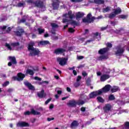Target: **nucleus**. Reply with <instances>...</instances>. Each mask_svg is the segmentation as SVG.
Returning <instances> with one entry per match:
<instances>
[{"instance_id":"nucleus-43","label":"nucleus","mask_w":129,"mask_h":129,"mask_svg":"<svg viewBox=\"0 0 129 129\" xmlns=\"http://www.w3.org/2000/svg\"><path fill=\"white\" fill-rule=\"evenodd\" d=\"M35 80H37V81H42V78H39L38 77H34Z\"/></svg>"},{"instance_id":"nucleus-7","label":"nucleus","mask_w":129,"mask_h":129,"mask_svg":"<svg viewBox=\"0 0 129 129\" xmlns=\"http://www.w3.org/2000/svg\"><path fill=\"white\" fill-rule=\"evenodd\" d=\"M101 90L93 92L90 94V98H95L96 96H98V95H101Z\"/></svg>"},{"instance_id":"nucleus-11","label":"nucleus","mask_w":129,"mask_h":129,"mask_svg":"<svg viewBox=\"0 0 129 129\" xmlns=\"http://www.w3.org/2000/svg\"><path fill=\"white\" fill-rule=\"evenodd\" d=\"M66 50L63 48H57L54 50V53L56 55H60V54H63L65 53Z\"/></svg>"},{"instance_id":"nucleus-53","label":"nucleus","mask_w":129,"mask_h":129,"mask_svg":"<svg viewBox=\"0 0 129 129\" xmlns=\"http://www.w3.org/2000/svg\"><path fill=\"white\" fill-rule=\"evenodd\" d=\"M82 75L84 76V77H85V76H87V74L86 73V72H83Z\"/></svg>"},{"instance_id":"nucleus-57","label":"nucleus","mask_w":129,"mask_h":129,"mask_svg":"<svg viewBox=\"0 0 129 129\" xmlns=\"http://www.w3.org/2000/svg\"><path fill=\"white\" fill-rule=\"evenodd\" d=\"M53 108H54V105H53L52 104H51L49 106V109H52Z\"/></svg>"},{"instance_id":"nucleus-40","label":"nucleus","mask_w":129,"mask_h":129,"mask_svg":"<svg viewBox=\"0 0 129 129\" xmlns=\"http://www.w3.org/2000/svg\"><path fill=\"white\" fill-rule=\"evenodd\" d=\"M125 128L129 129V122H126L125 123Z\"/></svg>"},{"instance_id":"nucleus-10","label":"nucleus","mask_w":129,"mask_h":129,"mask_svg":"<svg viewBox=\"0 0 129 129\" xmlns=\"http://www.w3.org/2000/svg\"><path fill=\"white\" fill-rule=\"evenodd\" d=\"M9 58L10 60V62L8 63V66H11L12 64H17V59L14 56H9Z\"/></svg>"},{"instance_id":"nucleus-35","label":"nucleus","mask_w":129,"mask_h":129,"mask_svg":"<svg viewBox=\"0 0 129 129\" xmlns=\"http://www.w3.org/2000/svg\"><path fill=\"white\" fill-rule=\"evenodd\" d=\"M25 5H26V3H19L18 4L17 6L19 8H21V7H24V6H25Z\"/></svg>"},{"instance_id":"nucleus-23","label":"nucleus","mask_w":129,"mask_h":129,"mask_svg":"<svg viewBox=\"0 0 129 129\" xmlns=\"http://www.w3.org/2000/svg\"><path fill=\"white\" fill-rule=\"evenodd\" d=\"M71 126L72 128H73V127H76V126H78V122L76 120L73 121L71 124Z\"/></svg>"},{"instance_id":"nucleus-12","label":"nucleus","mask_w":129,"mask_h":129,"mask_svg":"<svg viewBox=\"0 0 129 129\" xmlns=\"http://www.w3.org/2000/svg\"><path fill=\"white\" fill-rule=\"evenodd\" d=\"M77 104V102L75 101V100H70L67 103L68 106L69 107H75Z\"/></svg>"},{"instance_id":"nucleus-6","label":"nucleus","mask_w":129,"mask_h":129,"mask_svg":"<svg viewBox=\"0 0 129 129\" xmlns=\"http://www.w3.org/2000/svg\"><path fill=\"white\" fill-rule=\"evenodd\" d=\"M18 77H13L12 78L13 80H17V81H21L25 78V76L22 73H19L17 74Z\"/></svg>"},{"instance_id":"nucleus-9","label":"nucleus","mask_w":129,"mask_h":129,"mask_svg":"<svg viewBox=\"0 0 129 129\" xmlns=\"http://www.w3.org/2000/svg\"><path fill=\"white\" fill-rule=\"evenodd\" d=\"M110 88H111V86L110 85H106L104 88H102V89H100L99 90H100L101 91V94L102 93H106V92H108L110 90Z\"/></svg>"},{"instance_id":"nucleus-41","label":"nucleus","mask_w":129,"mask_h":129,"mask_svg":"<svg viewBox=\"0 0 129 129\" xmlns=\"http://www.w3.org/2000/svg\"><path fill=\"white\" fill-rule=\"evenodd\" d=\"M77 104H78L79 105H82L84 104V101H79L77 103Z\"/></svg>"},{"instance_id":"nucleus-16","label":"nucleus","mask_w":129,"mask_h":129,"mask_svg":"<svg viewBox=\"0 0 129 129\" xmlns=\"http://www.w3.org/2000/svg\"><path fill=\"white\" fill-rule=\"evenodd\" d=\"M112 107L111 105L109 104H106L105 106L103 108V110L105 111V112H107V111H109V110H111Z\"/></svg>"},{"instance_id":"nucleus-55","label":"nucleus","mask_w":129,"mask_h":129,"mask_svg":"<svg viewBox=\"0 0 129 129\" xmlns=\"http://www.w3.org/2000/svg\"><path fill=\"white\" fill-rule=\"evenodd\" d=\"M81 111H83L84 112V111H85V110H86V108L84 107H82L81 108Z\"/></svg>"},{"instance_id":"nucleus-45","label":"nucleus","mask_w":129,"mask_h":129,"mask_svg":"<svg viewBox=\"0 0 129 129\" xmlns=\"http://www.w3.org/2000/svg\"><path fill=\"white\" fill-rule=\"evenodd\" d=\"M9 83H9L8 81L6 82L5 83H4L3 84V87H6V86H7V85H9Z\"/></svg>"},{"instance_id":"nucleus-63","label":"nucleus","mask_w":129,"mask_h":129,"mask_svg":"<svg viewBox=\"0 0 129 129\" xmlns=\"http://www.w3.org/2000/svg\"><path fill=\"white\" fill-rule=\"evenodd\" d=\"M88 33H89V31L88 30V29H86L85 31V34H88Z\"/></svg>"},{"instance_id":"nucleus-27","label":"nucleus","mask_w":129,"mask_h":129,"mask_svg":"<svg viewBox=\"0 0 129 129\" xmlns=\"http://www.w3.org/2000/svg\"><path fill=\"white\" fill-rule=\"evenodd\" d=\"M26 74H29V75H34V71L33 70L28 69L26 71Z\"/></svg>"},{"instance_id":"nucleus-47","label":"nucleus","mask_w":129,"mask_h":129,"mask_svg":"<svg viewBox=\"0 0 129 129\" xmlns=\"http://www.w3.org/2000/svg\"><path fill=\"white\" fill-rule=\"evenodd\" d=\"M106 45L108 48H111V47H112V44L109 42L107 43Z\"/></svg>"},{"instance_id":"nucleus-50","label":"nucleus","mask_w":129,"mask_h":129,"mask_svg":"<svg viewBox=\"0 0 129 129\" xmlns=\"http://www.w3.org/2000/svg\"><path fill=\"white\" fill-rule=\"evenodd\" d=\"M81 78H82L81 76H78L77 79V82H78L79 81H80Z\"/></svg>"},{"instance_id":"nucleus-4","label":"nucleus","mask_w":129,"mask_h":129,"mask_svg":"<svg viewBox=\"0 0 129 129\" xmlns=\"http://www.w3.org/2000/svg\"><path fill=\"white\" fill-rule=\"evenodd\" d=\"M57 62H58L59 65L60 66H64V65H66L67 64V61L68 60V58L65 57H57L56 58Z\"/></svg>"},{"instance_id":"nucleus-60","label":"nucleus","mask_w":129,"mask_h":129,"mask_svg":"<svg viewBox=\"0 0 129 129\" xmlns=\"http://www.w3.org/2000/svg\"><path fill=\"white\" fill-rule=\"evenodd\" d=\"M120 18L121 19H125V16H124V15H120Z\"/></svg>"},{"instance_id":"nucleus-52","label":"nucleus","mask_w":129,"mask_h":129,"mask_svg":"<svg viewBox=\"0 0 129 129\" xmlns=\"http://www.w3.org/2000/svg\"><path fill=\"white\" fill-rule=\"evenodd\" d=\"M11 30H12V28L9 27L7 30V31H6V32L5 33H9V32H11Z\"/></svg>"},{"instance_id":"nucleus-49","label":"nucleus","mask_w":129,"mask_h":129,"mask_svg":"<svg viewBox=\"0 0 129 129\" xmlns=\"http://www.w3.org/2000/svg\"><path fill=\"white\" fill-rule=\"evenodd\" d=\"M51 100H52V98H49V99H47V100L45 101V104H47L48 103H49V102L51 101Z\"/></svg>"},{"instance_id":"nucleus-1","label":"nucleus","mask_w":129,"mask_h":129,"mask_svg":"<svg viewBox=\"0 0 129 129\" xmlns=\"http://www.w3.org/2000/svg\"><path fill=\"white\" fill-rule=\"evenodd\" d=\"M34 46H35V43L33 41H31L28 44V49L30 51V56H36L40 54L39 49L34 48Z\"/></svg>"},{"instance_id":"nucleus-14","label":"nucleus","mask_w":129,"mask_h":129,"mask_svg":"<svg viewBox=\"0 0 129 129\" xmlns=\"http://www.w3.org/2000/svg\"><path fill=\"white\" fill-rule=\"evenodd\" d=\"M24 83L25 86H27V87H28V88L30 89V90H35V87L32 85V84L29 83V82L26 81Z\"/></svg>"},{"instance_id":"nucleus-46","label":"nucleus","mask_w":129,"mask_h":129,"mask_svg":"<svg viewBox=\"0 0 129 129\" xmlns=\"http://www.w3.org/2000/svg\"><path fill=\"white\" fill-rule=\"evenodd\" d=\"M94 37H95L96 38L98 37V36L100 37V34H99L98 32H96L95 33H94Z\"/></svg>"},{"instance_id":"nucleus-24","label":"nucleus","mask_w":129,"mask_h":129,"mask_svg":"<svg viewBox=\"0 0 129 129\" xmlns=\"http://www.w3.org/2000/svg\"><path fill=\"white\" fill-rule=\"evenodd\" d=\"M92 17V15H91V13H89L88 15H87V18L88 19V20L89 21H91V22H93V21H94V17Z\"/></svg>"},{"instance_id":"nucleus-32","label":"nucleus","mask_w":129,"mask_h":129,"mask_svg":"<svg viewBox=\"0 0 129 129\" xmlns=\"http://www.w3.org/2000/svg\"><path fill=\"white\" fill-rule=\"evenodd\" d=\"M20 31H17L16 32V34L17 36H22V33L24 32V30L23 29H20Z\"/></svg>"},{"instance_id":"nucleus-56","label":"nucleus","mask_w":129,"mask_h":129,"mask_svg":"<svg viewBox=\"0 0 129 129\" xmlns=\"http://www.w3.org/2000/svg\"><path fill=\"white\" fill-rule=\"evenodd\" d=\"M48 121H51V120H54V117L47 118Z\"/></svg>"},{"instance_id":"nucleus-42","label":"nucleus","mask_w":129,"mask_h":129,"mask_svg":"<svg viewBox=\"0 0 129 129\" xmlns=\"http://www.w3.org/2000/svg\"><path fill=\"white\" fill-rule=\"evenodd\" d=\"M69 32L70 33H74L75 32V30L73 28H69Z\"/></svg>"},{"instance_id":"nucleus-15","label":"nucleus","mask_w":129,"mask_h":129,"mask_svg":"<svg viewBox=\"0 0 129 129\" xmlns=\"http://www.w3.org/2000/svg\"><path fill=\"white\" fill-rule=\"evenodd\" d=\"M29 123L24 121L19 122L17 124V126H20L21 127H24V126H29Z\"/></svg>"},{"instance_id":"nucleus-19","label":"nucleus","mask_w":129,"mask_h":129,"mask_svg":"<svg viewBox=\"0 0 129 129\" xmlns=\"http://www.w3.org/2000/svg\"><path fill=\"white\" fill-rule=\"evenodd\" d=\"M76 20H79L81 18L84 17V13L83 12H79L76 13Z\"/></svg>"},{"instance_id":"nucleus-30","label":"nucleus","mask_w":129,"mask_h":129,"mask_svg":"<svg viewBox=\"0 0 129 129\" xmlns=\"http://www.w3.org/2000/svg\"><path fill=\"white\" fill-rule=\"evenodd\" d=\"M118 87H113L111 89V92H116V91H118Z\"/></svg>"},{"instance_id":"nucleus-26","label":"nucleus","mask_w":129,"mask_h":129,"mask_svg":"<svg viewBox=\"0 0 129 129\" xmlns=\"http://www.w3.org/2000/svg\"><path fill=\"white\" fill-rule=\"evenodd\" d=\"M97 100L98 102H101L102 103L104 102V99H103V98L100 96L97 97Z\"/></svg>"},{"instance_id":"nucleus-36","label":"nucleus","mask_w":129,"mask_h":129,"mask_svg":"<svg viewBox=\"0 0 129 129\" xmlns=\"http://www.w3.org/2000/svg\"><path fill=\"white\" fill-rule=\"evenodd\" d=\"M39 85H42L43 83H46V84H48L49 83V82L48 81H42V82H39L37 83Z\"/></svg>"},{"instance_id":"nucleus-20","label":"nucleus","mask_w":129,"mask_h":129,"mask_svg":"<svg viewBox=\"0 0 129 129\" xmlns=\"http://www.w3.org/2000/svg\"><path fill=\"white\" fill-rule=\"evenodd\" d=\"M109 77H110L109 75L104 74L101 76L100 80L102 82L105 81V80H107V79H108V78H109Z\"/></svg>"},{"instance_id":"nucleus-22","label":"nucleus","mask_w":129,"mask_h":129,"mask_svg":"<svg viewBox=\"0 0 129 129\" xmlns=\"http://www.w3.org/2000/svg\"><path fill=\"white\" fill-rule=\"evenodd\" d=\"M108 51V48L106 47V48H103L102 49H101L99 50L98 53L99 54H105V52Z\"/></svg>"},{"instance_id":"nucleus-48","label":"nucleus","mask_w":129,"mask_h":129,"mask_svg":"<svg viewBox=\"0 0 129 129\" xmlns=\"http://www.w3.org/2000/svg\"><path fill=\"white\" fill-rule=\"evenodd\" d=\"M51 25L52 28H57L58 27V25L55 23H52Z\"/></svg>"},{"instance_id":"nucleus-25","label":"nucleus","mask_w":129,"mask_h":129,"mask_svg":"<svg viewBox=\"0 0 129 129\" xmlns=\"http://www.w3.org/2000/svg\"><path fill=\"white\" fill-rule=\"evenodd\" d=\"M94 2L97 5H103L104 4V0H94Z\"/></svg>"},{"instance_id":"nucleus-54","label":"nucleus","mask_w":129,"mask_h":129,"mask_svg":"<svg viewBox=\"0 0 129 129\" xmlns=\"http://www.w3.org/2000/svg\"><path fill=\"white\" fill-rule=\"evenodd\" d=\"M80 85V84L79 83H76L74 84L75 87H78Z\"/></svg>"},{"instance_id":"nucleus-8","label":"nucleus","mask_w":129,"mask_h":129,"mask_svg":"<svg viewBox=\"0 0 129 129\" xmlns=\"http://www.w3.org/2000/svg\"><path fill=\"white\" fill-rule=\"evenodd\" d=\"M116 49L117 50L116 51V55H118V56H120L124 52V48L123 47H121L120 46H117L116 48Z\"/></svg>"},{"instance_id":"nucleus-58","label":"nucleus","mask_w":129,"mask_h":129,"mask_svg":"<svg viewBox=\"0 0 129 129\" xmlns=\"http://www.w3.org/2000/svg\"><path fill=\"white\" fill-rule=\"evenodd\" d=\"M67 90L68 92H71V89L69 87L67 88Z\"/></svg>"},{"instance_id":"nucleus-17","label":"nucleus","mask_w":129,"mask_h":129,"mask_svg":"<svg viewBox=\"0 0 129 129\" xmlns=\"http://www.w3.org/2000/svg\"><path fill=\"white\" fill-rule=\"evenodd\" d=\"M35 5L38 8H43L44 7V3L40 0L37 1L35 2Z\"/></svg>"},{"instance_id":"nucleus-34","label":"nucleus","mask_w":129,"mask_h":129,"mask_svg":"<svg viewBox=\"0 0 129 129\" xmlns=\"http://www.w3.org/2000/svg\"><path fill=\"white\" fill-rule=\"evenodd\" d=\"M38 31L39 34H42L45 32V30L41 28H38Z\"/></svg>"},{"instance_id":"nucleus-38","label":"nucleus","mask_w":129,"mask_h":129,"mask_svg":"<svg viewBox=\"0 0 129 129\" xmlns=\"http://www.w3.org/2000/svg\"><path fill=\"white\" fill-rule=\"evenodd\" d=\"M27 3L28 4H31V5H35L36 2H34V0H27Z\"/></svg>"},{"instance_id":"nucleus-3","label":"nucleus","mask_w":129,"mask_h":129,"mask_svg":"<svg viewBox=\"0 0 129 129\" xmlns=\"http://www.w3.org/2000/svg\"><path fill=\"white\" fill-rule=\"evenodd\" d=\"M6 46L8 48V50H13V49L16 48V50H19L20 47V43L19 42H13L9 44L6 43Z\"/></svg>"},{"instance_id":"nucleus-44","label":"nucleus","mask_w":129,"mask_h":129,"mask_svg":"<svg viewBox=\"0 0 129 129\" xmlns=\"http://www.w3.org/2000/svg\"><path fill=\"white\" fill-rule=\"evenodd\" d=\"M72 3H80L83 2V0H71Z\"/></svg>"},{"instance_id":"nucleus-31","label":"nucleus","mask_w":129,"mask_h":129,"mask_svg":"<svg viewBox=\"0 0 129 129\" xmlns=\"http://www.w3.org/2000/svg\"><path fill=\"white\" fill-rule=\"evenodd\" d=\"M40 45H48V44H49V42L48 41H42L40 42Z\"/></svg>"},{"instance_id":"nucleus-28","label":"nucleus","mask_w":129,"mask_h":129,"mask_svg":"<svg viewBox=\"0 0 129 129\" xmlns=\"http://www.w3.org/2000/svg\"><path fill=\"white\" fill-rule=\"evenodd\" d=\"M110 9H111V7H107L106 8L103 9V13H106L107 12H109V11H110Z\"/></svg>"},{"instance_id":"nucleus-62","label":"nucleus","mask_w":129,"mask_h":129,"mask_svg":"<svg viewBox=\"0 0 129 129\" xmlns=\"http://www.w3.org/2000/svg\"><path fill=\"white\" fill-rule=\"evenodd\" d=\"M44 36L45 38H47V37H49V34L48 33H45Z\"/></svg>"},{"instance_id":"nucleus-39","label":"nucleus","mask_w":129,"mask_h":129,"mask_svg":"<svg viewBox=\"0 0 129 129\" xmlns=\"http://www.w3.org/2000/svg\"><path fill=\"white\" fill-rule=\"evenodd\" d=\"M115 98L114 97V96L113 95H110L109 96V100H114Z\"/></svg>"},{"instance_id":"nucleus-18","label":"nucleus","mask_w":129,"mask_h":129,"mask_svg":"<svg viewBox=\"0 0 129 129\" xmlns=\"http://www.w3.org/2000/svg\"><path fill=\"white\" fill-rule=\"evenodd\" d=\"M37 96L40 98H43V97H46V94L44 90H42L40 92L37 93Z\"/></svg>"},{"instance_id":"nucleus-2","label":"nucleus","mask_w":129,"mask_h":129,"mask_svg":"<svg viewBox=\"0 0 129 129\" xmlns=\"http://www.w3.org/2000/svg\"><path fill=\"white\" fill-rule=\"evenodd\" d=\"M75 16L72 11H69L68 13L63 14L62 15V23H68L70 20H72L74 18Z\"/></svg>"},{"instance_id":"nucleus-51","label":"nucleus","mask_w":129,"mask_h":129,"mask_svg":"<svg viewBox=\"0 0 129 129\" xmlns=\"http://www.w3.org/2000/svg\"><path fill=\"white\" fill-rule=\"evenodd\" d=\"M84 58V56H77V59L78 60H81V59H83Z\"/></svg>"},{"instance_id":"nucleus-61","label":"nucleus","mask_w":129,"mask_h":129,"mask_svg":"<svg viewBox=\"0 0 129 129\" xmlns=\"http://www.w3.org/2000/svg\"><path fill=\"white\" fill-rule=\"evenodd\" d=\"M73 73L74 75H77V72L76 71H75V70H73Z\"/></svg>"},{"instance_id":"nucleus-21","label":"nucleus","mask_w":129,"mask_h":129,"mask_svg":"<svg viewBox=\"0 0 129 129\" xmlns=\"http://www.w3.org/2000/svg\"><path fill=\"white\" fill-rule=\"evenodd\" d=\"M52 6L53 7V10H57L59 8V1L55 0Z\"/></svg>"},{"instance_id":"nucleus-59","label":"nucleus","mask_w":129,"mask_h":129,"mask_svg":"<svg viewBox=\"0 0 129 129\" xmlns=\"http://www.w3.org/2000/svg\"><path fill=\"white\" fill-rule=\"evenodd\" d=\"M1 29L3 31H4V30H6V29H7V26H3V27L1 28Z\"/></svg>"},{"instance_id":"nucleus-64","label":"nucleus","mask_w":129,"mask_h":129,"mask_svg":"<svg viewBox=\"0 0 129 129\" xmlns=\"http://www.w3.org/2000/svg\"><path fill=\"white\" fill-rule=\"evenodd\" d=\"M21 23H25V22H26V19H22L21 20Z\"/></svg>"},{"instance_id":"nucleus-37","label":"nucleus","mask_w":129,"mask_h":129,"mask_svg":"<svg viewBox=\"0 0 129 129\" xmlns=\"http://www.w3.org/2000/svg\"><path fill=\"white\" fill-rule=\"evenodd\" d=\"M71 24L73 26H78V25H79V23H77L76 21H72Z\"/></svg>"},{"instance_id":"nucleus-13","label":"nucleus","mask_w":129,"mask_h":129,"mask_svg":"<svg viewBox=\"0 0 129 129\" xmlns=\"http://www.w3.org/2000/svg\"><path fill=\"white\" fill-rule=\"evenodd\" d=\"M24 114L25 115H30V114H36V115H39L40 114V112H37V111H35V110L34 109H32L31 110V111L30 112L29 111H27L26 112H24Z\"/></svg>"},{"instance_id":"nucleus-29","label":"nucleus","mask_w":129,"mask_h":129,"mask_svg":"<svg viewBox=\"0 0 129 129\" xmlns=\"http://www.w3.org/2000/svg\"><path fill=\"white\" fill-rule=\"evenodd\" d=\"M108 57L107 56L105 55H102L99 57V60H106V59H108Z\"/></svg>"},{"instance_id":"nucleus-5","label":"nucleus","mask_w":129,"mask_h":129,"mask_svg":"<svg viewBox=\"0 0 129 129\" xmlns=\"http://www.w3.org/2000/svg\"><path fill=\"white\" fill-rule=\"evenodd\" d=\"M113 11H114V13H111L109 16V18H110V19H112V18H114V17L116 16V15H118V14H120L121 13V9H120V8H119L114 9Z\"/></svg>"},{"instance_id":"nucleus-33","label":"nucleus","mask_w":129,"mask_h":129,"mask_svg":"<svg viewBox=\"0 0 129 129\" xmlns=\"http://www.w3.org/2000/svg\"><path fill=\"white\" fill-rule=\"evenodd\" d=\"M83 23H91V21L89 20L88 18H84L83 19Z\"/></svg>"}]
</instances>
